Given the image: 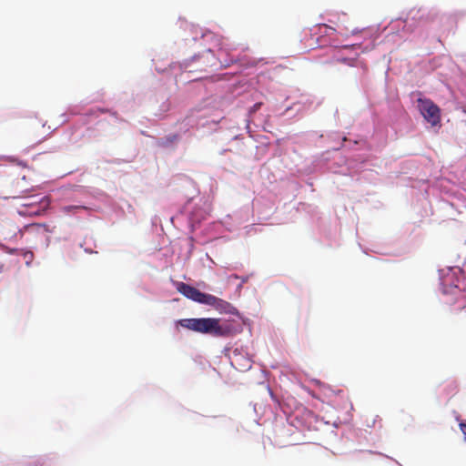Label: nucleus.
I'll return each instance as SVG.
<instances>
[{"label": "nucleus", "mask_w": 466, "mask_h": 466, "mask_svg": "<svg viewBox=\"0 0 466 466\" xmlns=\"http://www.w3.org/2000/svg\"><path fill=\"white\" fill-rule=\"evenodd\" d=\"M176 326L216 337H225L229 333L228 328L221 326L220 319L214 318L183 319L177 320Z\"/></svg>", "instance_id": "f257e3e1"}, {"label": "nucleus", "mask_w": 466, "mask_h": 466, "mask_svg": "<svg viewBox=\"0 0 466 466\" xmlns=\"http://www.w3.org/2000/svg\"><path fill=\"white\" fill-rule=\"evenodd\" d=\"M420 112L424 119L431 126H437L441 122V110L439 106L430 99H418Z\"/></svg>", "instance_id": "f03ea898"}, {"label": "nucleus", "mask_w": 466, "mask_h": 466, "mask_svg": "<svg viewBox=\"0 0 466 466\" xmlns=\"http://www.w3.org/2000/svg\"><path fill=\"white\" fill-rule=\"evenodd\" d=\"M175 286L177 290L180 294L185 296L187 299L200 304H205V300L207 299V297L208 295V293H203L195 287H192L181 281H176Z\"/></svg>", "instance_id": "7ed1b4c3"}, {"label": "nucleus", "mask_w": 466, "mask_h": 466, "mask_svg": "<svg viewBox=\"0 0 466 466\" xmlns=\"http://www.w3.org/2000/svg\"><path fill=\"white\" fill-rule=\"evenodd\" d=\"M218 58L220 59V63L223 66H228L235 61L233 56L229 57L228 59L222 60L223 55H225L226 56H229L231 55V52L235 49L234 45L232 43H230L228 39L221 38L218 40Z\"/></svg>", "instance_id": "20e7f679"}, {"label": "nucleus", "mask_w": 466, "mask_h": 466, "mask_svg": "<svg viewBox=\"0 0 466 466\" xmlns=\"http://www.w3.org/2000/svg\"><path fill=\"white\" fill-rule=\"evenodd\" d=\"M204 305L211 306L219 311H227L228 309L230 307V304L228 302L211 294L208 295Z\"/></svg>", "instance_id": "39448f33"}, {"label": "nucleus", "mask_w": 466, "mask_h": 466, "mask_svg": "<svg viewBox=\"0 0 466 466\" xmlns=\"http://www.w3.org/2000/svg\"><path fill=\"white\" fill-rule=\"evenodd\" d=\"M79 210H87V208L85 206H65L62 208V211L66 214L76 213Z\"/></svg>", "instance_id": "423d86ee"}, {"label": "nucleus", "mask_w": 466, "mask_h": 466, "mask_svg": "<svg viewBox=\"0 0 466 466\" xmlns=\"http://www.w3.org/2000/svg\"><path fill=\"white\" fill-rule=\"evenodd\" d=\"M48 201L46 199H43L41 201L42 208H37L36 210H33L31 213L36 216H39L43 213V211L48 207Z\"/></svg>", "instance_id": "0eeeda50"}, {"label": "nucleus", "mask_w": 466, "mask_h": 466, "mask_svg": "<svg viewBox=\"0 0 466 466\" xmlns=\"http://www.w3.org/2000/svg\"><path fill=\"white\" fill-rule=\"evenodd\" d=\"M262 106V103L261 102H258L256 104L253 105V106L250 108V113H255L257 112Z\"/></svg>", "instance_id": "6e6552de"}, {"label": "nucleus", "mask_w": 466, "mask_h": 466, "mask_svg": "<svg viewBox=\"0 0 466 466\" xmlns=\"http://www.w3.org/2000/svg\"><path fill=\"white\" fill-rule=\"evenodd\" d=\"M460 429H461L462 434L464 435V439L466 440V423L465 422H461L460 423Z\"/></svg>", "instance_id": "1a4fd4ad"}, {"label": "nucleus", "mask_w": 466, "mask_h": 466, "mask_svg": "<svg viewBox=\"0 0 466 466\" xmlns=\"http://www.w3.org/2000/svg\"><path fill=\"white\" fill-rule=\"evenodd\" d=\"M341 62H343L345 64H348L350 66H353L354 65V60L353 59L343 58V59H341Z\"/></svg>", "instance_id": "9d476101"}, {"label": "nucleus", "mask_w": 466, "mask_h": 466, "mask_svg": "<svg viewBox=\"0 0 466 466\" xmlns=\"http://www.w3.org/2000/svg\"><path fill=\"white\" fill-rule=\"evenodd\" d=\"M360 32V30H355V29H354V30H352V31H351V35H357V34H359Z\"/></svg>", "instance_id": "9b49d317"}, {"label": "nucleus", "mask_w": 466, "mask_h": 466, "mask_svg": "<svg viewBox=\"0 0 466 466\" xmlns=\"http://www.w3.org/2000/svg\"><path fill=\"white\" fill-rule=\"evenodd\" d=\"M100 111H101L102 113L107 112V110H105V109H100Z\"/></svg>", "instance_id": "f8f14e48"}]
</instances>
